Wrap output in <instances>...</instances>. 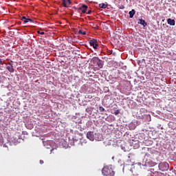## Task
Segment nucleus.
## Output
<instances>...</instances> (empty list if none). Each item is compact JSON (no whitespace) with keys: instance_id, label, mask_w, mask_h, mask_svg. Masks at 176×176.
<instances>
[{"instance_id":"nucleus-1","label":"nucleus","mask_w":176,"mask_h":176,"mask_svg":"<svg viewBox=\"0 0 176 176\" xmlns=\"http://www.w3.org/2000/svg\"><path fill=\"white\" fill-rule=\"evenodd\" d=\"M103 176H115V171L111 165L106 166L102 169Z\"/></svg>"},{"instance_id":"nucleus-2","label":"nucleus","mask_w":176,"mask_h":176,"mask_svg":"<svg viewBox=\"0 0 176 176\" xmlns=\"http://www.w3.org/2000/svg\"><path fill=\"white\" fill-rule=\"evenodd\" d=\"M158 168L161 171H167L169 168L168 163L161 162L159 164Z\"/></svg>"},{"instance_id":"nucleus-3","label":"nucleus","mask_w":176,"mask_h":176,"mask_svg":"<svg viewBox=\"0 0 176 176\" xmlns=\"http://www.w3.org/2000/svg\"><path fill=\"white\" fill-rule=\"evenodd\" d=\"M98 42L97 40L93 38L92 40L89 41V44L91 46H93L94 49L97 50L98 47Z\"/></svg>"},{"instance_id":"nucleus-4","label":"nucleus","mask_w":176,"mask_h":176,"mask_svg":"<svg viewBox=\"0 0 176 176\" xmlns=\"http://www.w3.org/2000/svg\"><path fill=\"white\" fill-rule=\"evenodd\" d=\"M87 138H88V140H90V141H94V132L89 131L87 133Z\"/></svg>"},{"instance_id":"nucleus-5","label":"nucleus","mask_w":176,"mask_h":176,"mask_svg":"<svg viewBox=\"0 0 176 176\" xmlns=\"http://www.w3.org/2000/svg\"><path fill=\"white\" fill-rule=\"evenodd\" d=\"M87 9H89V6L85 5V4H82L81 6V7H80L78 8V10H81L82 11V13L85 14L86 13V12H87Z\"/></svg>"},{"instance_id":"nucleus-6","label":"nucleus","mask_w":176,"mask_h":176,"mask_svg":"<svg viewBox=\"0 0 176 176\" xmlns=\"http://www.w3.org/2000/svg\"><path fill=\"white\" fill-rule=\"evenodd\" d=\"M21 21H23V23L25 24L27 23H32L33 21L32 19H30V18H26L25 16H22L21 18Z\"/></svg>"},{"instance_id":"nucleus-7","label":"nucleus","mask_w":176,"mask_h":176,"mask_svg":"<svg viewBox=\"0 0 176 176\" xmlns=\"http://www.w3.org/2000/svg\"><path fill=\"white\" fill-rule=\"evenodd\" d=\"M72 2H71V0H63L62 4L64 6V8H68V5H71Z\"/></svg>"},{"instance_id":"nucleus-8","label":"nucleus","mask_w":176,"mask_h":176,"mask_svg":"<svg viewBox=\"0 0 176 176\" xmlns=\"http://www.w3.org/2000/svg\"><path fill=\"white\" fill-rule=\"evenodd\" d=\"M167 23L170 25H175V21L174 19H167Z\"/></svg>"},{"instance_id":"nucleus-9","label":"nucleus","mask_w":176,"mask_h":176,"mask_svg":"<svg viewBox=\"0 0 176 176\" xmlns=\"http://www.w3.org/2000/svg\"><path fill=\"white\" fill-rule=\"evenodd\" d=\"M129 18L133 19V17H134V14H135V10H132L131 11H130L129 12Z\"/></svg>"},{"instance_id":"nucleus-10","label":"nucleus","mask_w":176,"mask_h":176,"mask_svg":"<svg viewBox=\"0 0 176 176\" xmlns=\"http://www.w3.org/2000/svg\"><path fill=\"white\" fill-rule=\"evenodd\" d=\"M6 69H8V72H11V73L14 72V68L13 67V66H8L6 67Z\"/></svg>"},{"instance_id":"nucleus-11","label":"nucleus","mask_w":176,"mask_h":176,"mask_svg":"<svg viewBox=\"0 0 176 176\" xmlns=\"http://www.w3.org/2000/svg\"><path fill=\"white\" fill-rule=\"evenodd\" d=\"M138 24H141V25H143V27H145L146 25V23L144 19H139Z\"/></svg>"},{"instance_id":"nucleus-12","label":"nucleus","mask_w":176,"mask_h":176,"mask_svg":"<svg viewBox=\"0 0 176 176\" xmlns=\"http://www.w3.org/2000/svg\"><path fill=\"white\" fill-rule=\"evenodd\" d=\"M107 6H108L104 3L99 4V7L101 8V9H107Z\"/></svg>"},{"instance_id":"nucleus-13","label":"nucleus","mask_w":176,"mask_h":176,"mask_svg":"<svg viewBox=\"0 0 176 176\" xmlns=\"http://www.w3.org/2000/svg\"><path fill=\"white\" fill-rule=\"evenodd\" d=\"M148 164H149L150 166H151L152 167H154V166H156V164H156V162H153V161H150V162H148Z\"/></svg>"},{"instance_id":"nucleus-14","label":"nucleus","mask_w":176,"mask_h":176,"mask_svg":"<svg viewBox=\"0 0 176 176\" xmlns=\"http://www.w3.org/2000/svg\"><path fill=\"white\" fill-rule=\"evenodd\" d=\"M78 34H80V35H86V32H83L82 30H79L78 31Z\"/></svg>"},{"instance_id":"nucleus-15","label":"nucleus","mask_w":176,"mask_h":176,"mask_svg":"<svg viewBox=\"0 0 176 176\" xmlns=\"http://www.w3.org/2000/svg\"><path fill=\"white\" fill-rule=\"evenodd\" d=\"M99 111L100 112H104L105 111V109L102 107V106L99 107Z\"/></svg>"},{"instance_id":"nucleus-16","label":"nucleus","mask_w":176,"mask_h":176,"mask_svg":"<svg viewBox=\"0 0 176 176\" xmlns=\"http://www.w3.org/2000/svg\"><path fill=\"white\" fill-rule=\"evenodd\" d=\"M150 172L152 173L153 174H156V173H157V171H155L154 168H151Z\"/></svg>"},{"instance_id":"nucleus-17","label":"nucleus","mask_w":176,"mask_h":176,"mask_svg":"<svg viewBox=\"0 0 176 176\" xmlns=\"http://www.w3.org/2000/svg\"><path fill=\"white\" fill-rule=\"evenodd\" d=\"M98 65L99 68H102V63H101V61L98 62Z\"/></svg>"},{"instance_id":"nucleus-18","label":"nucleus","mask_w":176,"mask_h":176,"mask_svg":"<svg viewBox=\"0 0 176 176\" xmlns=\"http://www.w3.org/2000/svg\"><path fill=\"white\" fill-rule=\"evenodd\" d=\"M120 113V111H119V110H116L115 112H114V115H116V116H118V115H119Z\"/></svg>"},{"instance_id":"nucleus-19","label":"nucleus","mask_w":176,"mask_h":176,"mask_svg":"<svg viewBox=\"0 0 176 176\" xmlns=\"http://www.w3.org/2000/svg\"><path fill=\"white\" fill-rule=\"evenodd\" d=\"M3 65V59L0 58V67H2Z\"/></svg>"},{"instance_id":"nucleus-20","label":"nucleus","mask_w":176,"mask_h":176,"mask_svg":"<svg viewBox=\"0 0 176 176\" xmlns=\"http://www.w3.org/2000/svg\"><path fill=\"white\" fill-rule=\"evenodd\" d=\"M37 33L39 34L40 35H45V32L38 31Z\"/></svg>"},{"instance_id":"nucleus-21","label":"nucleus","mask_w":176,"mask_h":176,"mask_svg":"<svg viewBox=\"0 0 176 176\" xmlns=\"http://www.w3.org/2000/svg\"><path fill=\"white\" fill-rule=\"evenodd\" d=\"M8 65L10 66H13V61L11 60L10 62H8Z\"/></svg>"},{"instance_id":"nucleus-22","label":"nucleus","mask_w":176,"mask_h":176,"mask_svg":"<svg viewBox=\"0 0 176 176\" xmlns=\"http://www.w3.org/2000/svg\"><path fill=\"white\" fill-rule=\"evenodd\" d=\"M119 9H124V6L122 5L119 7Z\"/></svg>"},{"instance_id":"nucleus-23","label":"nucleus","mask_w":176,"mask_h":176,"mask_svg":"<svg viewBox=\"0 0 176 176\" xmlns=\"http://www.w3.org/2000/svg\"><path fill=\"white\" fill-rule=\"evenodd\" d=\"M87 14H91V10H89L87 13Z\"/></svg>"},{"instance_id":"nucleus-24","label":"nucleus","mask_w":176,"mask_h":176,"mask_svg":"<svg viewBox=\"0 0 176 176\" xmlns=\"http://www.w3.org/2000/svg\"><path fill=\"white\" fill-rule=\"evenodd\" d=\"M43 163H44V162H43V160H40V164H43Z\"/></svg>"}]
</instances>
